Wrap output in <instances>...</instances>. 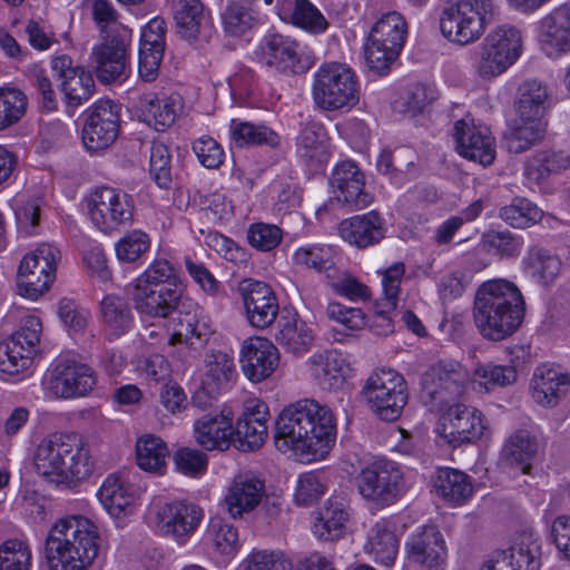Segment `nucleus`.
<instances>
[{
	"label": "nucleus",
	"instance_id": "20",
	"mask_svg": "<svg viewBox=\"0 0 570 570\" xmlns=\"http://www.w3.org/2000/svg\"><path fill=\"white\" fill-rule=\"evenodd\" d=\"M541 540L530 528L518 532L505 549L488 553L479 570H540Z\"/></svg>",
	"mask_w": 570,
	"mask_h": 570
},
{
	"label": "nucleus",
	"instance_id": "19",
	"mask_svg": "<svg viewBox=\"0 0 570 570\" xmlns=\"http://www.w3.org/2000/svg\"><path fill=\"white\" fill-rule=\"evenodd\" d=\"M255 59L283 73H299L312 66L309 49L295 39L281 33L265 35L254 51Z\"/></svg>",
	"mask_w": 570,
	"mask_h": 570
},
{
	"label": "nucleus",
	"instance_id": "57",
	"mask_svg": "<svg viewBox=\"0 0 570 570\" xmlns=\"http://www.w3.org/2000/svg\"><path fill=\"white\" fill-rule=\"evenodd\" d=\"M570 158L563 153L541 151L528 160L524 176L530 183L539 184L552 171L569 166Z\"/></svg>",
	"mask_w": 570,
	"mask_h": 570
},
{
	"label": "nucleus",
	"instance_id": "11",
	"mask_svg": "<svg viewBox=\"0 0 570 570\" xmlns=\"http://www.w3.org/2000/svg\"><path fill=\"white\" fill-rule=\"evenodd\" d=\"M492 11V0H456L441 13V32L450 42L473 43L484 33Z\"/></svg>",
	"mask_w": 570,
	"mask_h": 570
},
{
	"label": "nucleus",
	"instance_id": "28",
	"mask_svg": "<svg viewBox=\"0 0 570 570\" xmlns=\"http://www.w3.org/2000/svg\"><path fill=\"white\" fill-rule=\"evenodd\" d=\"M400 519L396 515L381 518L366 531L363 552L380 567L395 564L400 549Z\"/></svg>",
	"mask_w": 570,
	"mask_h": 570
},
{
	"label": "nucleus",
	"instance_id": "51",
	"mask_svg": "<svg viewBox=\"0 0 570 570\" xmlns=\"http://www.w3.org/2000/svg\"><path fill=\"white\" fill-rule=\"evenodd\" d=\"M220 19L225 35L230 38L247 39L256 23L253 10L240 2H228Z\"/></svg>",
	"mask_w": 570,
	"mask_h": 570
},
{
	"label": "nucleus",
	"instance_id": "31",
	"mask_svg": "<svg viewBox=\"0 0 570 570\" xmlns=\"http://www.w3.org/2000/svg\"><path fill=\"white\" fill-rule=\"evenodd\" d=\"M541 50L552 59L570 52V2L553 9L535 24Z\"/></svg>",
	"mask_w": 570,
	"mask_h": 570
},
{
	"label": "nucleus",
	"instance_id": "44",
	"mask_svg": "<svg viewBox=\"0 0 570 570\" xmlns=\"http://www.w3.org/2000/svg\"><path fill=\"white\" fill-rule=\"evenodd\" d=\"M139 109L146 124L157 131H164L175 122L181 110V99L178 95L160 99L156 94L149 92L140 97Z\"/></svg>",
	"mask_w": 570,
	"mask_h": 570
},
{
	"label": "nucleus",
	"instance_id": "39",
	"mask_svg": "<svg viewBox=\"0 0 570 570\" xmlns=\"http://www.w3.org/2000/svg\"><path fill=\"white\" fill-rule=\"evenodd\" d=\"M338 233L350 245L367 248L379 244L385 237L386 223L377 212L370 210L342 220Z\"/></svg>",
	"mask_w": 570,
	"mask_h": 570
},
{
	"label": "nucleus",
	"instance_id": "16",
	"mask_svg": "<svg viewBox=\"0 0 570 570\" xmlns=\"http://www.w3.org/2000/svg\"><path fill=\"white\" fill-rule=\"evenodd\" d=\"M60 250L57 246L42 243L27 253L18 271V292L31 301L38 299L50 288L56 278Z\"/></svg>",
	"mask_w": 570,
	"mask_h": 570
},
{
	"label": "nucleus",
	"instance_id": "55",
	"mask_svg": "<svg viewBox=\"0 0 570 570\" xmlns=\"http://www.w3.org/2000/svg\"><path fill=\"white\" fill-rule=\"evenodd\" d=\"M487 263H475L472 256L463 259V267L444 275L439 283L440 295L444 299H452L462 295L472 276L482 271Z\"/></svg>",
	"mask_w": 570,
	"mask_h": 570
},
{
	"label": "nucleus",
	"instance_id": "38",
	"mask_svg": "<svg viewBox=\"0 0 570 570\" xmlns=\"http://www.w3.org/2000/svg\"><path fill=\"white\" fill-rule=\"evenodd\" d=\"M274 337L286 354L302 357L314 346L316 332L312 324L296 314H283L277 322Z\"/></svg>",
	"mask_w": 570,
	"mask_h": 570
},
{
	"label": "nucleus",
	"instance_id": "61",
	"mask_svg": "<svg viewBox=\"0 0 570 570\" xmlns=\"http://www.w3.org/2000/svg\"><path fill=\"white\" fill-rule=\"evenodd\" d=\"M95 80L83 68L61 81V91L68 106L78 107L94 94Z\"/></svg>",
	"mask_w": 570,
	"mask_h": 570
},
{
	"label": "nucleus",
	"instance_id": "9",
	"mask_svg": "<svg viewBox=\"0 0 570 570\" xmlns=\"http://www.w3.org/2000/svg\"><path fill=\"white\" fill-rule=\"evenodd\" d=\"M312 97L323 110L348 111L360 101L357 76L347 63L323 62L313 73Z\"/></svg>",
	"mask_w": 570,
	"mask_h": 570
},
{
	"label": "nucleus",
	"instance_id": "4",
	"mask_svg": "<svg viewBox=\"0 0 570 570\" xmlns=\"http://www.w3.org/2000/svg\"><path fill=\"white\" fill-rule=\"evenodd\" d=\"M99 549V528L82 514H68L56 520L45 541L50 570H88Z\"/></svg>",
	"mask_w": 570,
	"mask_h": 570
},
{
	"label": "nucleus",
	"instance_id": "29",
	"mask_svg": "<svg viewBox=\"0 0 570 570\" xmlns=\"http://www.w3.org/2000/svg\"><path fill=\"white\" fill-rule=\"evenodd\" d=\"M454 140L460 156L488 166L495 158L494 138L490 129L466 116L454 124Z\"/></svg>",
	"mask_w": 570,
	"mask_h": 570
},
{
	"label": "nucleus",
	"instance_id": "45",
	"mask_svg": "<svg viewBox=\"0 0 570 570\" xmlns=\"http://www.w3.org/2000/svg\"><path fill=\"white\" fill-rule=\"evenodd\" d=\"M296 153L313 169H318L330 157L328 137L323 125L308 122L301 130L296 141Z\"/></svg>",
	"mask_w": 570,
	"mask_h": 570
},
{
	"label": "nucleus",
	"instance_id": "42",
	"mask_svg": "<svg viewBox=\"0 0 570 570\" xmlns=\"http://www.w3.org/2000/svg\"><path fill=\"white\" fill-rule=\"evenodd\" d=\"M293 264L301 269L330 274L342 262V249L337 245L307 243L292 254Z\"/></svg>",
	"mask_w": 570,
	"mask_h": 570
},
{
	"label": "nucleus",
	"instance_id": "49",
	"mask_svg": "<svg viewBox=\"0 0 570 570\" xmlns=\"http://www.w3.org/2000/svg\"><path fill=\"white\" fill-rule=\"evenodd\" d=\"M434 488L438 495L454 505L464 504L473 492L469 476L451 468L438 471Z\"/></svg>",
	"mask_w": 570,
	"mask_h": 570
},
{
	"label": "nucleus",
	"instance_id": "40",
	"mask_svg": "<svg viewBox=\"0 0 570 570\" xmlns=\"http://www.w3.org/2000/svg\"><path fill=\"white\" fill-rule=\"evenodd\" d=\"M97 78L104 83L121 81L128 76L127 46L124 40L109 39L92 50Z\"/></svg>",
	"mask_w": 570,
	"mask_h": 570
},
{
	"label": "nucleus",
	"instance_id": "60",
	"mask_svg": "<svg viewBox=\"0 0 570 570\" xmlns=\"http://www.w3.org/2000/svg\"><path fill=\"white\" fill-rule=\"evenodd\" d=\"M32 552L23 539H7L0 544V570H30Z\"/></svg>",
	"mask_w": 570,
	"mask_h": 570
},
{
	"label": "nucleus",
	"instance_id": "10",
	"mask_svg": "<svg viewBox=\"0 0 570 570\" xmlns=\"http://www.w3.org/2000/svg\"><path fill=\"white\" fill-rule=\"evenodd\" d=\"M407 22L399 11L380 14L364 42V58L371 70L386 73L402 51L407 37Z\"/></svg>",
	"mask_w": 570,
	"mask_h": 570
},
{
	"label": "nucleus",
	"instance_id": "63",
	"mask_svg": "<svg viewBox=\"0 0 570 570\" xmlns=\"http://www.w3.org/2000/svg\"><path fill=\"white\" fill-rule=\"evenodd\" d=\"M326 316L351 332L361 331L367 325L375 332V328L372 326L375 322L372 321L370 324L367 316L358 307L346 306L340 302L331 301L326 306ZM372 320L374 318L372 317Z\"/></svg>",
	"mask_w": 570,
	"mask_h": 570
},
{
	"label": "nucleus",
	"instance_id": "12",
	"mask_svg": "<svg viewBox=\"0 0 570 570\" xmlns=\"http://www.w3.org/2000/svg\"><path fill=\"white\" fill-rule=\"evenodd\" d=\"M443 444L460 446L475 444L491 435V425L487 416L475 406L455 403L443 411L433 429Z\"/></svg>",
	"mask_w": 570,
	"mask_h": 570
},
{
	"label": "nucleus",
	"instance_id": "26",
	"mask_svg": "<svg viewBox=\"0 0 570 570\" xmlns=\"http://www.w3.org/2000/svg\"><path fill=\"white\" fill-rule=\"evenodd\" d=\"M239 363L244 376L250 383L258 384L271 379L277 371L281 353L271 340L253 336L243 342Z\"/></svg>",
	"mask_w": 570,
	"mask_h": 570
},
{
	"label": "nucleus",
	"instance_id": "23",
	"mask_svg": "<svg viewBox=\"0 0 570 570\" xmlns=\"http://www.w3.org/2000/svg\"><path fill=\"white\" fill-rule=\"evenodd\" d=\"M97 384L95 371L75 360L59 361L49 372L47 390L56 399H78L88 395Z\"/></svg>",
	"mask_w": 570,
	"mask_h": 570
},
{
	"label": "nucleus",
	"instance_id": "52",
	"mask_svg": "<svg viewBox=\"0 0 570 570\" xmlns=\"http://www.w3.org/2000/svg\"><path fill=\"white\" fill-rule=\"evenodd\" d=\"M230 138L238 146L279 144V136L265 125H255L248 121L233 119L230 122Z\"/></svg>",
	"mask_w": 570,
	"mask_h": 570
},
{
	"label": "nucleus",
	"instance_id": "54",
	"mask_svg": "<svg viewBox=\"0 0 570 570\" xmlns=\"http://www.w3.org/2000/svg\"><path fill=\"white\" fill-rule=\"evenodd\" d=\"M36 354L21 341L8 337L0 343V371L10 375L27 371Z\"/></svg>",
	"mask_w": 570,
	"mask_h": 570
},
{
	"label": "nucleus",
	"instance_id": "43",
	"mask_svg": "<svg viewBox=\"0 0 570 570\" xmlns=\"http://www.w3.org/2000/svg\"><path fill=\"white\" fill-rule=\"evenodd\" d=\"M278 17L309 33H323L327 21L309 0H281L277 3Z\"/></svg>",
	"mask_w": 570,
	"mask_h": 570
},
{
	"label": "nucleus",
	"instance_id": "14",
	"mask_svg": "<svg viewBox=\"0 0 570 570\" xmlns=\"http://www.w3.org/2000/svg\"><path fill=\"white\" fill-rule=\"evenodd\" d=\"M363 395L373 413L384 421L396 420L407 403L405 380L390 367L377 368L367 377Z\"/></svg>",
	"mask_w": 570,
	"mask_h": 570
},
{
	"label": "nucleus",
	"instance_id": "27",
	"mask_svg": "<svg viewBox=\"0 0 570 570\" xmlns=\"http://www.w3.org/2000/svg\"><path fill=\"white\" fill-rule=\"evenodd\" d=\"M381 277V294L372 305L375 333L386 335L393 331V315L399 305L401 283L405 266L401 262L376 271Z\"/></svg>",
	"mask_w": 570,
	"mask_h": 570
},
{
	"label": "nucleus",
	"instance_id": "47",
	"mask_svg": "<svg viewBox=\"0 0 570 570\" xmlns=\"http://www.w3.org/2000/svg\"><path fill=\"white\" fill-rule=\"evenodd\" d=\"M561 269V261L550 252L533 247L522 259V272L535 284L548 286L557 278Z\"/></svg>",
	"mask_w": 570,
	"mask_h": 570
},
{
	"label": "nucleus",
	"instance_id": "2",
	"mask_svg": "<svg viewBox=\"0 0 570 570\" xmlns=\"http://www.w3.org/2000/svg\"><path fill=\"white\" fill-rule=\"evenodd\" d=\"M517 379L518 371L513 358L510 364L479 362L471 373L456 361L443 360L423 374L421 385L431 401L443 403L461 395L466 385H471L479 393H490L514 384Z\"/></svg>",
	"mask_w": 570,
	"mask_h": 570
},
{
	"label": "nucleus",
	"instance_id": "5",
	"mask_svg": "<svg viewBox=\"0 0 570 570\" xmlns=\"http://www.w3.org/2000/svg\"><path fill=\"white\" fill-rule=\"evenodd\" d=\"M524 305L523 295L513 282L489 279L478 288L475 295V325L485 338L503 340L522 324Z\"/></svg>",
	"mask_w": 570,
	"mask_h": 570
},
{
	"label": "nucleus",
	"instance_id": "33",
	"mask_svg": "<svg viewBox=\"0 0 570 570\" xmlns=\"http://www.w3.org/2000/svg\"><path fill=\"white\" fill-rule=\"evenodd\" d=\"M97 498L117 527H122L124 521L136 511L135 487L115 473L105 478L97 491Z\"/></svg>",
	"mask_w": 570,
	"mask_h": 570
},
{
	"label": "nucleus",
	"instance_id": "46",
	"mask_svg": "<svg viewBox=\"0 0 570 570\" xmlns=\"http://www.w3.org/2000/svg\"><path fill=\"white\" fill-rule=\"evenodd\" d=\"M264 205L275 215H285L296 210L302 200L298 184L291 177L273 180L264 190Z\"/></svg>",
	"mask_w": 570,
	"mask_h": 570
},
{
	"label": "nucleus",
	"instance_id": "1",
	"mask_svg": "<svg viewBox=\"0 0 570 570\" xmlns=\"http://www.w3.org/2000/svg\"><path fill=\"white\" fill-rule=\"evenodd\" d=\"M336 438L334 412L313 399L287 405L276 419L275 448L298 463L313 464L327 460Z\"/></svg>",
	"mask_w": 570,
	"mask_h": 570
},
{
	"label": "nucleus",
	"instance_id": "64",
	"mask_svg": "<svg viewBox=\"0 0 570 570\" xmlns=\"http://www.w3.org/2000/svg\"><path fill=\"white\" fill-rule=\"evenodd\" d=\"M332 292L352 303H365L372 298L371 288L351 273H344L330 283Z\"/></svg>",
	"mask_w": 570,
	"mask_h": 570
},
{
	"label": "nucleus",
	"instance_id": "22",
	"mask_svg": "<svg viewBox=\"0 0 570 570\" xmlns=\"http://www.w3.org/2000/svg\"><path fill=\"white\" fill-rule=\"evenodd\" d=\"M265 495L264 478L253 471H240L224 488L222 507L233 519H243L262 504Z\"/></svg>",
	"mask_w": 570,
	"mask_h": 570
},
{
	"label": "nucleus",
	"instance_id": "62",
	"mask_svg": "<svg viewBox=\"0 0 570 570\" xmlns=\"http://www.w3.org/2000/svg\"><path fill=\"white\" fill-rule=\"evenodd\" d=\"M150 237L141 229L125 233L115 243V254L121 263H135L150 248Z\"/></svg>",
	"mask_w": 570,
	"mask_h": 570
},
{
	"label": "nucleus",
	"instance_id": "36",
	"mask_svg": "<svg viewBox=\"0 0 570 570\" xmlns=\"http://www.w3.org/2000/svg\"><path fill=\"white\" fill-rule=\"evenodd\" d=\"M570 386V376L560 365L543 363L531 379V395L542 406H556L566 396Z\"/></svg>",
	"mask_w": 570,
	"mask_h": 570
},
{
	"label": "nucleus",
	"instance_id": "53",
	"mask_svg": "<svg viewBox=\"0 0 570 570\" xmlns=\"http://www.w3.org/2000/svg\"><path fill=\"white\" fill-rule=\"evenodd\" d=\"M327 491V478L321 470H311L297 475L293 500L296 505L309 507L317 502Z\"/></svg>",
	"mask_w": 570,
	"mask_h": 570
},
{
	"label": "nucleus",
	"instance_id": "6",
	"mask_svg": "<svg viewBox=\"0 0 570 570\" xmlns=\"http://www.w3.org/2000/svg\"><path fill=\"white\" fill-rule=\"evenodd\" d=\"M181 293L176 271L166 259L154 261L128 285L136 311L149 317H168L177 307Z\"/></svg>",
	"mask_w": 570,
	"mask_h": 570
},
{
	"label": "nucleus",
	"instance_id": "35",
	"mask_svg": "<svg viewBox=\"0 0 570 570\" xmlns=\"http://www.w3.org/2000/svg\"><path fill=\"white\" fill-rule=\"evenodd\" d=\"M243 304L248 323L257 328L265 330L277 317L278 299L269 285L264 282H249L243 288Z\"/></svg>",
	"mask_w": 570,
	"mask_h": 570
},
{
	"label": "nucleus",
	"instance_id": "58",
	"mask_svg": "<svg viewBox=\"0 0 570 570\" xmlns=\"http://www.w3.org/2000/svg\"><path fill=\"white\" fill-rule=\"evenodd\" d=\"M235 570H293V563L281 550L253 549Z\"/></svg>",
	"mask_w": 570,
	"mask_h": 570
},
{
	"label": "nucleus",
	"instance_id": "17",
	"mask_svg": "<svg viewBox=\"0 0 570 570\" xmlns=\"http://www.w3.org/2000/svg\"><path fill=\"white\" fill-rule=\"evenodd\" d=\"M149 514L156 532L178 544L189 540L204 518L198 505L184 500H154Z\"/></svg>",
	"mask_w": 570,
	"mask_h": 570
},
{
	"label": "nucleus",
	"instance_id": "34",
	"mask_svg": "<svg viewBox=\"0 0 570 570\" xmlns=\"http://www.w3.org/2000/svg\"><path fill=\"white\" fill-rule=\"evenodd\" d=\"M176 32L189 43L208 42L210 13L199 0H171Z\"/></svg>",
	"mask_w": 570,
	"mask_h": 570
},
{
	"label": "nucleus",
	"instance_id": "37",
	"mask_svg": "<svg viewBox=\"0 0 570 570\" xmlns=\"http://www.w3.org/2000/svg\"><path fill=\"white\" fill-rule=\"evenodd\" d=\"M166 23L161 19L150 20L141 32L138 72L142 80L153 81L158 77L165 51Z\"/></svg>",
	"mask_w": 570,
	"mask_h": 570
},
{
	"label": "nucleus",
	"instance_id": "41",
	"mask_svg": "<svg viewBox=\"0 0 570 570\" xmlns=\"http://www.w3.org/2000/svg\"><path fill=\"white\" fill-rule=\"evenodd\" d=\"M350 519L347 505L330 498L316 512L312 533L320 541L333 542L343 538Z\"/></svg>",
	"mask_w": 570,
	"mask_h": 570
},
{
	"label": "nucleus",
	"instance_id": "32",
	"mask_svg": "<svg viewBox=\"0 0 570 570\" xmlns=\"http://www.w3.org/2000/svg\"><path fill=\"white\" fill-rule=\"evenodd\" d=\"M540 446V435L535 426L517 429L504 441L500 464L510 468L514 474H525L531 469V461Z\"/></svg>",
	"mask_w": 570,
	"mask_h": 570
},
{
	"label": "nucleus",
	"instance_id": "59",
	"mask_svg": "<svg viewBox=\"0 0 570 570\" xmlns=\"http://www.w3.org/2000/svg\"><path fill=\"white\" fill-rule=\"evenodd\" d=\"M438 90L431 82H417L413 85L403 97L394 104V109L409 116H415L434 101Z\"/></svg>",
	"mask_w": 570,
	"mask_h": 570
},
{
	"label": "nucleus",
	"instance_id": "48",
	"mask_svg": "<svg viewBox=\"0 0 570 570\" xmlns=\"http://www.w3.org/2000/svg\"><path fill=\"white\" fill-rule=\"evenodd\" d=\"M168 456L169 449L160 436L147 433L137 439L136 460L141 470L164 475Z\"/></svg>",
	"mask_w": 570,
	"mask_h": 570
},
{
	"label": "nucleus",
	"instance_id": "15",
	"mask_svg": "<svg viewBox=\"0 0 570 570\" xmlns=\"http://www.w3.org/2000/svg\"><path fill=\"white\" fill-rule=\"evenodd\" d=\"M357 488L363 499L376 508L390 507L404 492L402 469L393 461L375 459L361 470Z\"/></svg>",
	"mask_w": 570,
	"mask_h": 570
},
{
	"label": "nucleus",
	"instance_id": "50",
	"mask_svg": "<svg viewBox=\"0 0 570 570\" xmlns=\"http://www.w3.org/2000/svg\"><path fill=\"white\" fill-rule=\"evenodd\" d=\"M101 315L109 340L127 333L132 324L128 304L118 296L108 295L101 302Z\"/></svg>",
	"mask_w": 570,
	"mask_h": 570
},
{
	"label": "nucleus",
	"instance_id": "21",
	"mask_svg": "<svg viewBox=\"0 0 570 570\" xmlns=\"http://www.w3.org/2000/svg\"><path fill=\"white\" fill-rule=\"evenodd\" d=\"M86 115L82 128L85 148L91 153L109 148L119 135L120 107L111 99H99L86 110Z\"/></svg>",
	"mask_w": 570,
	"mask_h": 570
},
{
	"label": "nucleus",
	"instance_id": "30",
	"mask_svg": "<svg viewBox=\"0 0 570 570\" xmlns=\"http://www.w3.org/2000/svg\"><path fill=\"white\" fill-rule=\"evenodd\" d=\"M331 185L334 198L341 204L353 209H362L372 204L373 196L365 190V175L351 159L335 165Z\"/></svg>",
	"mask_w": 570,
	"mask_h": 570
},
{
	"label": "nucleus",
	"instance_id": "8",
	"mask_svg": "<svg viewBox=\"0 0 570 570\" xmlns=\"http://www.w3.org/2000/svg\"><path fill=\"white\" fill-rule=\"evenodd\" d=\"M525 38L515 26L502 24L492 29L475 51L473 69L485 81L504 75L522 57Z\"/></svg>",
	"mask_w": 570,
	"mask_h": 570
},
{
	"label": "nucleus",
	"instance_id": "13",
	"mask_svg": "<svg viewBox=\"0 0 570 570\" xmlns=\"http://www.w3.org/2000/svg\"><path fill=\"white\" fill-rule=\"evenodd\" d=\"M83 202L89 220L104 234H112L132 223L135 202L121 189L97 187Z\"/></svg>",
	"mask_w": 570,
	"mask_h": 570
},
{
	"label": "nucleus",
	"instance_id": "7",
	"mask_svg": "<svg viewBox=\"0 0 570 570\" xmlns=\"http://www.w3.org/2000/svg\"><path fill=\"white\" fill-rule=\"evenodd\" d=\"M548 104L549 91L542 81L528 79L519 87L515 100L517 117L507 136L511 151L522 153L543 138Z\"/></svg>",
	"mask_w": 570,
	"mask_h": 570
},
{
	"label": "nucleus",
	"instance_id": "25",
	"mask_svg": "<svg viewBox=\"0 0 570 570\" xmlns=\"http://www.w3.org/2000/svg\"><path fill=\"white\" fill-rule=\"evenodd\" d=\"M304 367L309 377L328 391L343 389L354 374L351 356L337 348L313 353L305 361Z\"/></svg>",
	"mask_w": 570,
	"mask_h": 570
},
{
	"label": "nucleus",
	"instance_id": "56",
	"mask_svg": "<svg viewBox=\"0 0 570 570\" xmlns=\"http://www.w3.org/2000/svg\"><path fill=\"white\" fill-rule=\"evenodd\" d=\"M543 212L534 203L515 197L500 209V217L514 228H527L541 220Z\"/></svg>",
	"mask_w": 570,
	"mask_h": 570
},
{
	"label": "nucleus",
	"instance_id": "3",
	"mask_svg": "<svg viewBox=\"0 0 570 570\" xmlns=\"http://www.w3.org/2000/svg\"><path fill=\"white\" fill-rule=\"evenodd\" d=\"M33 466L47 481L70 489L91 475L95 459L81 435L55 432L38 443Z\"/></svg>",
	"mask_w": 570,
	"mask_h": 570
},
{
	"label": "nucleus",
	"instance_id": "18",
	"mask_svg": "<svg viewBox=\"0 0 570 570\" xmlns=\"http://www.w3.org/2000/svg\"><path fill=\"white\" fill-rule=\"evenodd\" d=\"M405 559L401 570H445L449 547L441 529L434 523L416 527L404 543Z\"/></svg>",
	"mask_w": 570,
	"mask_h": 570
},
{
	"label": "nucleus",
	"instance_id": "24",
	"mask_svg": "<svg viewBox=\"0 0 570 570\" xmlns=\"http://www.w3.org/2000/svg\"><path fill=\"white\" fill-rule=\"evenodd\" d=\"M268 435L267 424L238 420L234 426V412L232 407L224 406L216 415V450L225 451L234 446L240 451L259 449Z\"/></svg>",
	"mask_w": 570,
	"mask_h": 570
}]
</instances>
